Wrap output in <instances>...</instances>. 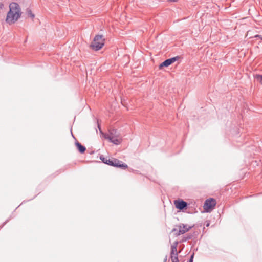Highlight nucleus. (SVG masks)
Returning <instances> with one entry per match:
<instances>
[{
    "label": "nucleus",
    "mask_w": 262,
    "mask_h": 262,
    "mask_svg": "<svg viewBox=\"0 0 262 262\" xmlns=\"http://www.w3.org/2000/svg\"><path fill=\"white\" fill-rule=\"evenodd\" d=\"M21 14L19 5L15 2L11 3L9 5V11L7 13L6 21L9 24H14L20 17Z\"/></svg>",
    "instance_id": "nucleus-1"
},
{
    "label": "nucleus",
    "mask_w": 262,
    "mask_h": 262,
    "mask_svg": "<svg viewBox=\"0 0 262 262\" xmlns=\"http://www.w3.org/2000/svg\"><path fill=\"white\" fill-rule=\"evenodd\" d=\"M104 137L115 145H119L122 141L120 133L115 129H110L108 133L105 134Z\"/></svg>",
    "instance_id": "nucleus-2"
},
{
    "label": "nucleus",
    "mask_w": 262,
    "mask_h": 262,
    "mask_svg": "<svg viewBox=\"0 0 262 262\" xmlns=\"http://www.w3.org/2000/svg\"><path fill=\"white\" fill-rule=\"evenodd\" d=\"M104 44V39L102 35H96L91 45V48L95 51L101 49Z\"/></svg>",
    "instance_id": "nucleus-3"
},
{
    "label": "nucleus",
    "mask_w": 262,
    "mask_h": 262,
    "mask_svg": "<svg viewBox=\"0 0 262 262\" xmlns=\"http://www.w3.org/2000/svg\"><path fill=\"white\" fill-rule=\"evenodd\" d=\"M216 205V201L214 199H207L204 203V208L207 212L211 210Z\"/></svg>",
    "instance_id": "nucleus-4"
},
{
    "label": "nucleus",
    "mask_w": 262,
    "mask_h": 262,
    "mask_svg": "<svg viewBox=\"0 0 262 262\" xmlns=\"http://www.w3.org/2000/svg\"><path fill=\"white\" fill-rule=\"evenodd\" d=\"M192 226L182 224L178 226L179 235L183 234L192 228Z\"/></svg>",
    "instance_id": "nucleus-5"
},
{
    "label": "nucleus",
    "mask_w": 262,
    "mask_h": 262,
    "mask_svg": "<svg viewBox=\"0 0 262 262\" xmlns=\"http://www.w3.org/2000/svg\"><path fill=\"white\" fill-rule=\"evenodd\" d=\"M122 162L118 159L113 158V162L111 163L112 166L116 167H120L123 169L127 168V165L126 164H123Z\"/></svg>",
    "instance_id": "nucleus-6"
},
{
    "label": "nucleus",
    "mask_w": 262,
    "mask_h": 262,
    "mask_svg": "<svg viewBox=\"0 0 262 262\" xmlns=\"http://www.w3.org/2000/svg\"><path fill=\"white\" fill-rule=\"evenodd\" d=\"M178 59V57H175L173 58H171L169 59H167L165 60L164 62L161 63L159 66V68L161 69L163 67H168L170 64H171L172 63L175 62Z\"/></svg>",
    "instance_id": "nucleus-7"
},
{
    "label": "nucleus",
    "mask_w": 262,
    "mask_h": 262,
    "mask_svg": "<svg viewBox=\"0 0 262 262\" xmlns=\"http://www.w3.org/2000/svg\"><path fill=\"white\" fill-rule=\"evenodd\" d=\"M175 205L176 207L180 210L184 209L187 206V203L183 200L175 201Z\"/></svg>",
    "instance_id": "nucleus-8"
},
{
    "label": "nucleus",
    "mask_w": 262,
    "mask_h": 262,
    "mask_svg": "<svg viewBox=\"0 0 262 262\" xmlns=\"http://www.w3.org/2000/svg\"><path fill=\"white\" fill-rule=\"evenodd\" d=\"M178 242H175L171 245V246L170 255H178V253L177 252V246H178Z\"/></svg>",
    "instance_id": "nucleus-9"
},
{
    "label": "nucleus",
    "mask_w": 262,
    "mask_h": 262,
    "mask_svg": "<svg viewBox=\"0 0 262 262\" xmlns=\"http://www.w3.org/2000/svg\"><path fill=\"white\" fill-rule=\"evenodd\" d=\"M78 150L80 153H83L85 150V147L82 145L80 143L78 142H76L75 143Z\"/></svg>",
    "instance_id": "nucleus-10"
},
{
    "label": "nucleus",
    "mask_w": 262,
    "mask_h": 262,
    "mask_svg": "<svg viewBox=\"0 0 262 262\" xmlns=\"http://www.w3.org/2000/svg\"><path fill=\"white\" fill-rule=\"evenodd\" d=\"M26 13L28 16L32 18H34L35 17L34 14L32 12L31 10L30 9H27Z\"/></svg>",
    "instance_id": "nucleus-11"
},
{
    "label": "nucleus",
    "mask_w": 262,
    "mask_h": 262,
    "mask_svg": "<svg viewBox=\"0 0 262 262\" xmlns=\"http://www.w3.org/2000/svg\"><path fill=\"white\" fill-rule=\"evenodd\" d=\"M170 258L171 259L172 262H179L178 255H170Z\"/></svg>",
    "instance_id": "nucleus-12"
},
{
    "label": "nucleus",
    "mask_w": 262,
    "mask_h": 262,
    "mask_svg": "<svg viewBox=\"0 0 262 262\" xmlns=\"http://www.w3.org/2000/svg\"><path fill=\"white\" fill-rule=\"evenodd\" d=\"M112 162H113V159H109L106 160V162H104V163L112 166L111 163H112Z\"/></svg>",
    "instance_id": "nucleus-13"
},
{
    "label": "nucleus",
    "mask_w": 262,
    "mask_h": 262,
    "mask_svg": "<svg viewBox=\"0 0 262 262\" xmlns=\"http://www.w3.org/2000/svg\"><path fill=\"white\" fill-rule=\"evenodd\" d=\"M256 78L258 80H260V82L262 84V75H257Z\"/></svg>",
    "instance_id": "nucleus-14"
},
{
    "label": "nucleus",
    "mask_w": 262,
    "mask_h": 262,
    "mask_svg": "<svg viewBox=\"0 0 262 262\" xmlns=\"http://www.w3.org/2000/svg\"><path fill=\"white\" fill-rule=\"evenodd\" d=\"M194 253H193V254L191 255L189 260L188 261H187V262H193V258H194Z\"/></svg>",
    "instance_id": "nucleus-15"
},
{
    "label": "nucleus",
    "mask_w": 262,
    "mask_h": 262,
    "mask_svg": "<svg viewBox=\"0 0 262 262\" xmlns=\"http://www.w3.org/2000/svg\"><path fill=\"white\" fill-rule=\"evenodd\" d=\"M100 159L104 163V162H106V160H107V159L104 158V157H100Z\"/></svg>",
    "instance_id": "nucleus-16"
},
{
    "label": "nucleus",
    "mask_w": 262,
    "mask_h": 262,
    "mask_svg": "<svg viewBox=\"0 0 262 262\" xmlns=\"http://www.w3.org/2000/svg\"><path fill=\"white\" fill-rule=\"evenodd\" d=\"M178 0H168V1L169 2H176Z\"/></svg>",
    "instance_id": "nucleus-17"
},
{
    "label": "nucleus",
    "mask_w": 262,
    "mask_h": 262,
    "mask_svg": "<svg viewBox=\"0 0 262 262\" xmlns=\"http://www.w3.org/2000/svg\"><path fill=\"white\" fill-rule=\"evenodd\" d=\"M4 6V5L2 3H0V8H2Z\"/></svg>",
    "instance_id": "nucleus-18"
},
{
    "label": "nucleus",
    "mask_w": 262,
    "mask_h": 262,
    "mask_svg": "<svg viewBox=\"0 0 262 262\" xmlns=\"http://www.w3.org/2000/svg\"><path fill=\"white\" fill-rule=\"evenodd\" d=\"M166 260H167V258H165V259H164V262H166Z\"/></svg>",
    "instance_id": "nucleus-19"
}]
</instances>
